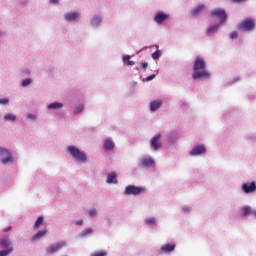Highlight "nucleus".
<instances>
[{
	"mask_svg": "<svg viewBox=\"0 0 256 256\" xmlns=\"http://www.w3.org/2000/svg\"><path fill=\"white\" fill-rule=\"evenodd\" d=\"M252 213H253V210H251V207L245 206L242 208L243 217H247V215H251Z\"/></svg>",
	"mask_w": 256,
	"mask_h": 256,
	"instance_id": "4be33fe9",
	"label": "nucleus"
},
{
	"mask_svg": "<svg viewBox=\"0 0 256 256\" xmlns=\"http://www.w3.org/2000/svg\"><path fill=\"white\" fill-rule=\"evenodd\" d=\"M161 105H163V101L154 100L150 103V109H151V111H157V109H159V107H161Z\"/></svg>",
	"mask_w": 256,
	"mask_h": 256,
	"instance_id": "f3484780",
	"label": "nucleus"
},
{
	"mask_svg": "<svg viewBox=\"0 0 256 256\" xmlns=\"http://www.w3.org/2000/svg\"><path fill=\"white\" fill-rule=\"evenodd\" d=\"M159 141H161V134H156L151 139L150 145H151L152 149H154L155 151H157V149H159V147H161V144Z\"/></svg>",
	"mask_w": 256,
	"mask_h": 256,
	"instance_id": "6e6552de",
	"label": "nucleus"
},
{
	"mask_svg": "<svg viewBox=\"0 0 256 256\" xmlns=\"http://www.w3.org/2000/svg\"><path fill=\"white\" fill-rule=\"evenodd\" d=\"M76 225H83V220L76 221Z\"/></svg>",
	"mask_w": 256,
	"mask_h": 256,
	"instance_id": "a19ab883",
	"label": "nucleus"
},
{
	"mask_svg": "<svg viewBox=\"0 0 256 256\" xmlns=\"http://www.w3.org/2000/svg\"><path fill=\"white\" fill-rule=\"evenodd\" d=\"M92 25H101V18L99 16H94L91 20Z\"/></svg>",
	"mask_w": 256,
	"mask_h": 256,
	"instance_id": "393cba45",
	"label": "nucleus"
},
{
	"mask_svg": "<svg viewBox=\"0 0 256 256\" xmlns=\"http://www.w3.org/2000/svg\"><path fill=\"white\" fill-rule=\"evenodd\" d=\"M0 245L1 247H3V249H9L13 246H11V241L9 240V238H0Z\"/></svg>",
	"mask_w": 256,
	"mask_h": 256,
	"instance_id": "dca6fc26",
	"label": "nucleus"
},
{
	"mask_svg": "<svg viewBox=\"0 0 256 256\" xmlns=\"http://www.w3.org/2000/svg\"><path fill=\"white\" fill-rule=\"evenodd\" d=\"M91 233H93V229H91V228H86V229H84V230L82 231L81 237H85V236H87V235H89V234H91Z\"/></svg>",
	"mask_w": 256,
	"mask_h": 256,
	"instance_id": "c85d7f7f",
	"label": "nucleus"
},
{
	"mask_svg": "<svg viewBox=\"0 0 256 256\" xmlns=\"http://www.w3.org/2000/svg\"><path fill=\"white\" fill-rule=\"evenodd\" d=\"M239 31H253L255 29V19L247 18L238 24Z\"/></svg>",
	"mask_w": 256,
	"mask_h": 256,
	"instance_id": "7ed1b4c3",
	"label": "nucleus"
},
{
	"mask_svg": "<svg viewBox=\"0 0 256 256\" xmlns=\"http://www.w3.org/2000/svg\"><path fill=\"white\" fill-rule=\"evenodd\" d=\"M68 151L72 157L78 161L79 163H86L87 162V154L85 152L79 150V148L75 146H68Z\"/></svg>",
	"mask_w": 256,
	"mask_h": 256,
	"instance_id": "f03ea898",
	"label": "nucleus"
},
{
	"mask_svg": "<svg viewBox=\"0 0 256 256\" xmlns=\"http://www.w3.org/2000/svg\"><path fill=\"white\" fill-rule=\"evenodd\" d=\"M155 79V75H150L146 78V81H153Z\"/></svg>",
	"mask_w": 256,
	"mask_h": 256,
	"instance_id": "58836bf2",
	"label": "nucleus"
},
{
	"mask_svg": "<svg viewBox=\"0 0 256 256\" xmlns=\"http://www.w3.org/2000/svg\"><path fill=\"white\" fill-rule=\"evenodd\" d=\"M43 225V216H39L34 224V229H39V226Z\"/></svg>",
	"mask_w": 256,
	"mask_h": 256,
	"instance_id": "bb28decb",
	"label": "nucleus"
},
{
	"mask_svg": "<svg viewBox=\"0 0 256 256\" xmlns=\"http://www.w3.org/2000/svg\"><path fill=\"white\" fill-rule=\"evenodd\" d=\"M9 253H13V247H10L6 250H0V256H7Z\"/></svg>",
	"mask_w": 256,
	"mask_h": 256,
	"instance_id": "cd10ccee",
	"label": "nucleus"
},
{
	"mask_svg": "<svg viewBox=\"0 0 256 256\" xmlns=\"http://www.w3.org/2000/svg\"><path fill=\"white\" fill-rule=\"evenodd\" d=\"M242 190L244 191V193H255V191H256L255 182L244 183L242 185Z\"/></svg>",
	"mask_w": 256,
	"mask_h": 256,
	"instance_id": "1a4fd4ad",
	"label": "nucleus"
},
{
	"mask_svg": "<svg viewBox=\"0 0 256 256\" xmlns=\"http://www.w3.org/2000/svg\"><path fill=\"white\" fill-rule=\"evenodd\" d=\"M155 165V161L151 157L142 158L140 161V167L149 168Z\"/></svg>",
	"mask_w": 256,
	"mask_h": 256,
	"instance_id": "9d476101",
	"label": "nucleus"
},
{
	"mask_svg": "<svg viewBox=\"0 0 256 256\" xmlns=\"http://www.w3.org/2000/svg\"><path fill=\"white\" fill-rule=\"evenodd\" d=\"M27 118L32 119V121H35V119H37V117L34 114H28Z\"/></svg>",
	"mask_w": 256,
	"mask_h": 256,
	"instance_id": "e433bc0d",
	"label": "nucleus"
},
{
	"mask_svg": "<svg viewBox=\"0 0 256 256\" xmlns=\"http://www.w3.org/2000/svg\"><path fill=\"white\" fill-rule=\"evenodd\" d=\"M146 223H147V225H155L156 220H155V218H148V219H146Z\"/></svg>",
	"mask_w": 256,
	"mask_h": 256,
	"instance_id": "473e14b6",
	"label": "nucleus"
},
{
	"mask_svg": "<svg viewBox=\"0 0 256 256\" xmlns=\"http://www.w3.org/2000/svg\"><path fill=\"white\" fill-rule=\"evenodd\" d=\"M63 107L62 103L54 102L48 105V109H61Z\"/></svg>",
	"mask_w": 256,
	"mask_h": 256,
	"instance_id": "5701e85b",
	"label": "nucleus"
},
{
	"mask_svg": "<svg viewBox=\"0 0 256 256\" xmlns=\"http://www.w3.org/2000/svg\"><path fill=\"white\" fill-rule=\"evenodd\" d=\"M217 29H219V25H217V24L210 25L207 30V35H213V33H215V31H217Z\"/></svg>",
	"mask_w": 256,
	"mask_h": 256,
	"instance_id": "412c9836",
	"label": "nucleus"
},
{
	"mask_svg": "<svg viewBox=\"0 0 256 256\" xmlns=\"http://www.w3.org/2000/svg\"><path fill=\"white\" fill-rule=\"evenodd\" d=\"M50 3H52V5H57V3H59V0H50Z\"/></svg>",
	"mask_w": 256,
	"mask_h": 256,
	"instance_id": "ea45409f",
	"label": "nucleus"
},
{
	"mask_svg": "<svg viewBox=\"0 0 256 256\" xmlns=\"http://www.w3.org/2000/svg\"><path fill=\"white\" fill-rule=\"evenodd\" d=\"M141 67L142 69H147V67H149V64L147 62H142Z\"/></svg>",
	"mask_w": 256,
	"mask_h": 256,
	"instance_id": "4c0bfd02",
	"label": "nucleus"
},
{
	"mask_svg": "<svg viewBox=\"0 0 256 256\" xmlns=\"http://www.w3.org/2000/svg\"><path fill=\"white\" fill-rule=\"evenodd\" d=\"M210 17L219 19L220 23H225V21H227V12L221 8H216L211 11Z\"/></svg>",
	"mask_w": 256,
	"mask_h": 256,
	"instance_id": "20e7f679",
	"label": "nucleus"
},
{
	"mask_svg": "<svg viewBox=\"0 0 256 256\" xmlns=\"http://www.w3.org/2000/svg\"><path fill=\"white\" fill-rule=\"evenodd\" d=\"M205 11V5L204 4H199L196 8H194L191 11L192 17H197L200 13H203Z\"/></svg>",
	"mask_w": 256,
	"mask_h": 256,
	"instance_id": "ddd939ff",
	"label": "nucleus"
},
{
	"mask_svg": "<svg viewBox=\"0 0 256 256\" xmlns=\"http://www.w3.org/2000/svg\"><path fill=\"white\" fill-rule=\"evenodd\" d=\"M169 19V15L163 13V12H158L156 16L154 17V21L158 23V25H161L163 21H167Z\"/></svg>",
	"mask_w": 256,
	"mask_h": 256,
	"instance_id": "f8f14e48",
	"label": "nucleus"
},
{
	"mask_svg": "<svg viewBox=\"0 0 256 256\" xmlns=\"http://www.w3.org/2000/svg\"><path fill=\"white\" fill-rule=\"evenodd\" d=\"M11 229H12V227L10 226V227H8V228H6V229H4V233H7L8 231H11Z\"/></svg>",
	"mask_w": 256,
	"mask_h": 256,
	"instance_id": "79ce46f5",
	"label": "nucleus"
},
{
	"mask_svg": "<svg viewBox=\"0 0 256 256\" xmlns=\"http://www.w3.org/2000/svg\"><path fill=\"white\" fill-rule=\"evenodd\" d=\"M230 37H231L232 39H237V37H239V34L237 33V31H234V32H232V33L230 34Z\"/></svg>",
	"mask_w": 256,
	"mask_h": 256,
	"instance_id": "f704fd0d",
	"label": "nucleus"
},
{
	"mask_svg": "<svg viewBox=\"0 0 256 256\" xmlns=\"http://www.w3.org/2000/svg\"><path fill=\"white\" fill-rule=\"evenodd\" d=\"M66 21H77L79 19V12H68L65 14Z\"/></svg>",
	"mask_w": 256,
	"mask_h": 256,
	"instance_id": "4468645a",
	"label": "nucleus"
},
{
	"mask_svg": "<svg viewBox=\"0 0 256 256\" xmlns=\"http://www.w3.org/2000/svg\"><path fill=\"white\" fill-rule=\"evenodd\" d=\"M31 85V79L27 78L22 81V87H29Z\"/></svg>",
	"mask_w": 256,
	"mask_h": 256,
	"instance_id": "c756f323",
	"label": "nucleus"
},
{
	"mask_svg": "<svg viewBox=\"0 0 256 256\" xmlns=\"http://www.w3.org/2000/svg\"><path fill=\"white\" fill-rule=\"evenodd\" d=\"M7 103H9V99L8 98L0 99V105H7Z\"/></svg>",
	"mask_w": 256,
	"mask_h": 256,
	"instance_id": "72a5a7b5",
	"label": "nucleus"
},
{
	"mask_svg": "<svg viewBox=\"0 0 256 256\" xmlns=\"http://www.w3.org/2000/svg\"><path fill=\"white\" fill-rule=\"evenodd\" d=\"M89 215H90L91 217H96V215H97V210H95V209L90 210V211H89Z\"/></svg>",
	"mask_w": 256,
	"mask_h": 256,
	"instance_id": "c9c22d12",
	"label": "nucleus"
},
{
	"mask_svg": "<svg viewBox=\"0 0 256 256\" xmlns=\"http://www.w3.org/2000/svg\"><path fill=\"white\" fill-rule=\"evenodd\" d=\"M123 61H127V65L129 66H133L135 65V62L131 60V56L130 55H127V56H124L123 57Z\"/></svg>",
	"mask_w": 256,
	"mask_h": 256,
	"instance_id": "a878e982",
	"label": "nucleus"
},
{
	"mask_svg": "<svg viewBox=\"0 0 256 256\" xmlns=\"http://www.w3.org/2000/svg\"><path fill=\"white\" fill-rule=\"evenodd\" d=\"M124 193H125V195H141V193H145V188L129 185L126 187Z\"/></svg>",
	"mask_w": 256,
	"mask_h": 256,
	"instance_id": "39448f33",
	"label": "nucleus"
},
{
	"mask_svg": "<svg viewBox=\"0 0 256 256\" xmlns=\"http://www.w3.org/2000/svg\"><path fill=\"white\" fill-rule=\"evenodd\" d=\"M161 57V51L157 50L152 54L153 59H159Z\"/></svg>",
	"mask_w": 256,
	"mask_h": 256,
	"instance_id": "2f4dec72",
	"label": "nucleus"
},
{
	"mask_svg": "<svg viewBox=\"0 0 256 256\" xmlns=\"http://www.w3.org/2000/svg\"><path fill=\"white\" fill-rule=\"evenodd\" d=\"M5 121H15L17 119V116L15 114L7 113L4 116Z\"/></svg>",
	"mask_w": 256,
	"mask_h": 256,
	"instance_id": "b1692460",
	"label": "nucleus"
},
{
	"mask_svg": "<svg viewBox=\"0 0 256 256\" xmlns=\"http://www.w3.org/2000/svg\"><path fill=\"white\" fill-rule=\"evenodd\" d=\"M0 155L3 157L1 160L2 163H13V157L11 156V152H9V150L0 148Z\"/></svg>",
	"mask_w": 256,
	"mask_h": 256,
	"instance_id": "423d86ee",
	"label": "nucleus"
},
{
	"mask_svg": "<svg viewBox=\"0 0 256 256\" xmlns=\"http://www.w3.org/2000/svg\"><path fill=\"white\" fill-rule=\"evenodd\" d=\"M205 151H207L205 146H203V144H201V145L195 146L191 150L190 155H192V157H195L197 155H201V153H205Z\"/></svg>",
	"mask_w": 256,
	"mask_h": 256,
	"instance_id": "9b49d317",
	"label": "nucleus"
},
{
	"mask_svg": "<svg viewBox=\"0 0 256 256\" xmlns=\"http://www.w3.org/2000/svg\"><path fill=\"white\" fill-rule=\"evenodd\" d=\"M107 183H114L116 185L117 183V173L111 172L107 176Z\"/></svg>",
	"mask_w": 256,
	"mask_h": 256,
	"instance_id": "6ab92c4d",
	"label": "nucleus"
},
{
	"mask_svg": "<svg viewBox=\"0 0 256 256\" xmlns=\"http://www.w3.org/2000/svg\"><path fill=\"white\" fill-rule=\"evenodd\" d=\"M161 251H163V253H173V251H175V244H165L161 247Z\"/></svg>",
	"mask_w": 256,
	"mask_h": 256,
	"instance_id": "2eb2a0df",
	"label": "nucleus"
},
{
	"mask_svg": "<svg viewBox=\"0 0 256 256\" xmlns=\"http://www.w3.org/2000/svg\"><path fill=\"white\" fill-rule=\"evenodd\" d=\"M46 235H47V230L38 231V232L32 237V241H39V239H41V237H45Z\"/></svg>",
	"mask_w": 256,
	"mask_h": 256,
	"instance_id": "a211bd4d",
	"label": "nucleus"
},
{
	"mask_svg": "<svg viewBox=\"0 0 256 256\" xmlns=\"http://www.w3.org/2000/svg\"><path fill=\"white\" fill-rule=\"evenodd\" d=\"M83 109H84L83 105L76 106L75 111H74L75 115H79V113H81V111H83Z\"/></svg>",
	"mask_w": 256,
	"mask_h": 256,
	"instance_id": "7c9ffc66",
	"label": "nucleus"
},
{
	"mask_svg": "<svg viewBox=\"0 0 256 256\" xmlns=\"http://www.w3.org/2000/svg\"><path fill=\"white\" fill-rule=\"evenodd\" d=\"M114 147H115V144L110 139L105 140L104 149L106 151H111V149H113Z\"/></svg>",
	"mask_w": 256,
	"mask_h": 256,
	"instance_id": "aec40b11",
	"label": "nucleus"
},
{
	"mask_svg": "<svg viewBox=\"0 0 256 256\" xmlns=\"http://www.w3.org/2000/svg\"><path fill=\"white\" fill-rule=\"evenodd\" d=\"M207 64L205 63V59L201 57H196L193 65V75L192 79H201L202 77H210L209 72L206 70Z\"/></svg>",
	"mask_w": 256,
	"mask_h": 256,
	"instance_id": "f257e3e1",
	"label": "nucleus"
},
{
	"mask_svg": "<svg viewBox=\"0 0 256 256\" xmlns=\"http://www.w3.org/2000/svg\"><path fill=\"white\" fill-rule=\"evenodd\" d=\"M63 247H65V242H58L56 244L48 246L46 248V252L49 253L50 255H53V253H57V251L63 249Z\"/></svg>",
	"mask_w": 256,
	"mask_h": 256,
	"instance_id": "0eeeda50",
	"label": "nucleus"
}]
</instances>
